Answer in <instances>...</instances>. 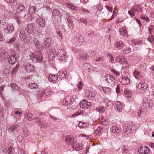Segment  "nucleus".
Instances as JSON below:
<instances>
[{
    "mask_svg": "<svg viewBox=\"0 0 154 154\" xmlns=\"http://www.w3.org/2000/svg\"><path fill=\"white\" fill-rule=\"evenodd\" d=\"M115 107L116 109H117L119 112H121L122 109V106L120 102L117 101L115 104Z\"/></svg>",
    "mask_w": 154,
    "mask_h": 154,
    "instance_id": "nucleus-24",
    "label": "nucleus"
},
{
    "mask_svg": "<svg viewBox=\"0 0 154 154\" xmlns=\"http://www.w3.org/2000/svg\"><path fill=\"white\" fill-rule=\"evenodd\" d=\"M62 104L63 105L65 106H69V103L67 102V100H66L65 98L63 100Z\"/></svg>",
    "mask_w": 154,
    "mask_h": 154,
    "instance_id": "nucleus-59",
    "label": "nucleus"
},
{
    "mask_svg": "<svg viewBox=\"0 0 154 154\" xmlns=\"http://www.w3.org/2000/svg\"><path fill=\"white\" fill-rule=\"evenodd\" d=\"M124 93L126 97H131V94L129 90L128 89H125L124 90Z\"/></svg>",
    "mask_w": 154,
    "mask_h": 154,
    "instance_id": "nucleus-43",
    "label": "nucleus"
},
{
    "mask_svg": "<svg viewBox=\"0 0 154 154\" xmlns=\"http://www.w3.org/2000/svg\"><path fill=\"white\" fill-rule=\"evenodd\" d=\"M116 60V62L119 63L121 64H125L127 63L126 59L125 58L124 56L120 55L117 56Z\"/></svg>",
    "mask_w": 154,
    "mask_h": 154,
    "instance_id": "nucleus-9",
    "label": "nucleus"
},
{
    "mask_svg": "<svg viewBox=\"0 0 154 154\" xmlns=\"http://www.w3.org/2000/svg\"><path fill=\"white\" fill-rule=\"evenodd\" d=\"M103 91L105 93L108 94L111 91V89L109 88H104L103 89Z\"/></svg>",
    "mask_w": 154,
    "mask_h": 154,
    "instance_id": "nucleus-53",
    "label": "nucleus"
},
{
    "mask_svg": "<svg viewBox=\"0 0 154 154\" xmlns=\"http://www.w3.org/2000/svg\"><path fill=\"white\" fill-rule=\"evenodd\" d=\"M131 125L128 124H125L123 127V134L126 135L131 133Z\"/></svg>",
    "mask_w": 154,
    "mask_h": 154,
    "instance_id": "nucleus-7",
    "label": "nucleus"
},
{
    "mask_svg": "<svg viewBox=\"0 0 154 154\" xmlns=\"http://www.w3.org/2000/svg\"><path fill=\"white\" fill-rule=\"evenodd\" d=\"M111 131L114 133H120L122 132L121 129H119L118 127L116 126H113L110 128Z\"/></svg>",
    "mask_w": 154,
    "mask_h": 154,
    "instance_id": "nucleus-25",
    "label": "nucleus"
},
{
    "mask_svg": "<svg viewBox=\"0 0 154 154\" xmlns=\"http://www.w3.org/2000/svg\"><path fill=\"white\" fill-rule=\"evenodd\" d=\"M45 90L43 88H39L38 91L37 95H40V97L45 96Z\"/></svg>",
    "mask_w": 154,
    "mask_h": 154,
    "instance_id": "nucleus-38",
    "label": "nucleus"
},
{
    "mask_svg": "<svg viewBox=\"0 0 154 154\" xmlns=\"http://www.w3.org/2000/svg\"><path fill=\"white\" fill-rule=\"evenodd\" d=\"M54 51L56 55L61 60H63L66 57V53L64 49L57 48Z\"/></svg>",
    "mask_w": 154,
    "mask_h": 154,
    "instance_id": "nucleus-2",
    "label": "nucleus"
},
{
    "mask_svg": "<svg viewBox=\"0 0 154 154\" xmlns=\"http://www.w3.org/2000/svg\"><path fill=\"white\" fill-rule=\"evenodd\" d=\"M10 85L13 91H17L19 90V88L16 84L11 83Z\"/></svg>",
    "mask_w": 154,
    "mask_h": 154,
    "instance_id": "nucleus-31",
    "label": "nucleus"
},
{
    "mask_svg": "<svg viewBox=\"0 0 154 154\" xmlns=\"http://www.w3.org/2000/svg\"><path fill=\"white\" fill-rule=\"evenodd\" d=\"M24 67L25 70L28 72H33L34 69V67L33 66L29 63L25 64L24 65Z\"/></svg>",
    "mask_w": 154,
    "mask_h": 154,
    "instance_id": "nucleus-15",
    "label": "nucleus"
},
{
    "mask_svg": "<svg viewBox=\"0 0 154 154\" xmlns=\"http://www.w3.org/2000/svg\"><path fill=\"white\" fill-rule=\"evenodd\" d=\"M82 146V145L81 143H75L74 142L72 147L73 148V149H75L76 151L81 152V150H83Z\"/></svg>",
    "mask_w": 154,
    "mask_h": 154,
    "instance_id": "nucleus-14",
    "label": "nucleus"
},
{
    "mask_svg": "<svg viewBox=\"0 0 154 154\" xmlns=\"http://www.w3.org/2000/svg\"><path fill=\"white\" fill-rule=\"evenodd\" d=\"M154 27V25H152L149 26L148 27V30L149 31L150 34H151V32H152V29H153V28Z\"/></svg>",
    "mask_w": 154,
    "mask_h": 154,
    "instance_id": "nucleus-62",
    "label": "nucleus"
},
{
    "mask_svg": "<svg viewBox=\"0 0 154 154\" xmlns=\"http://www.w3.org/2000/svg\"><path fill=\"white\" fill-rule=\"evenodd\" d=\"M65 141L68 145L71 146V147L74 143V138L72 136L69 135L66 136Z\"/></svg>",
    "mask_w": 154,
    "mask_h": 154,
    "instance_id": "nucleus-8",
    "label": "nucleus"
},
{
    "mask_svg": "<svg viewBox=\"0 0 154 154\" xmlns=\"http://www.w3.org/2000/svg\"><path fill=\"white\" fill-rule=\"evenodd\" d=\"M119 80L121 84L124 85L128 84L130 82V79L127 77H122Z\"/></svg>",
    "mask_w": 154,
    "mask_h": 154,
    "instance_id": "nucleus-18",
    "label": "nucleus"
},
{
    "mask_svg": "<svg viewBox=\"0 0 154 154\" xmlns=\"http://www.w3.org/2000/svg\"><path fill=\"white\" fill-rule=\"evenodd\" d=\"M36 29L35 25L33 23L28 24L27 27L26 28L25 30L28 34H32Z\"/></svg>",
    "mask_w": 154,
    "mask_h": 154,
    "instance_id": "nucleus-3",
    "label": "nucleus"
},
{
    "mask_svg": "<svg viewBox=\"0 0 154 154\" xmlns=\"http://www.w3.org/2000/svg\"><path fill=\"white\" fill-rule=\"evenodd\" d=\"M33 42L36 48L40 51L42 49V45L40 44L38 40L36 38H34L33 39Z\"/></svg>",
    "mask_w": 154,
    "mask_h": 154,
    "instance_id": "nucleus-22",
    "label": "nucleus"
},
{
    "mask_svg": "<svg viewBox=\"0 0 154 154\" xmlns=\"http://www.w3.org/2000/svg\"><path fill=\"white\" fill-rule=\"evenodd\" d=\"M36 22L38 25L41 27H43L45 25V20L42 17L37 18Z\"/></svg>",
    "mask_w": 154,
    "mask_h": 154,
    "instance_id": "nucleus-17",
    "label": "nucleus"
},
{
    "mask_svg": "<svg viewBox=\"0 0 154 154\" xmlns=\"http://www.w3.org/2000/svg\"><path fill=\"white\" fill-rule=\"evenodd\" d=\"M119 31L121 35L122 36H126L127 34V32L125 28H122L120 29Z\"/></svg>",
    "mask_w": 154,
    "mask_h": 154,
    "instance_id": "nucleus-36",
    "label": "nucleus"
},
{
    "mask_svg": "<svg viewBox=\"0 0 154 154\" xmlns=\"http://www.w3.org/2000/svg\"><path fill=\"white\" fill-rule=\"evenodd\" d=\"M79 56L80 59L85 61L87 60L89 57V56L85 53H80Z\"/></svg>",
    "mask_w": 154,
    "mask_h": 154,
    "instance_id": "nucleus-23",
    "label": "nucleus"
},
{
    "mask_svg": "<svg viewBox=\"0 0 154 154\" xmlns=\"http://www.w3.org/2000/svg\"><path fill=\"white\" fill-rule=\"evenodd\" d=\"M81 111H79L78 112H77L74 113V114L72 115V116L73 117H75L79 115L81 113Z\"/></svg>",
    "mask_w": 154,
    "mask_h": 154,
    "instance_id": "nucleus-61",
    "label": "nucleus"
},
{
    "mask_svg": "<svg viewBox=\"0 0 154 154\" xmlns=\"http://www.w3.org/2000/svg\"><path fill=\"white\" fill-rule=\"evenodd\" d=\"M66 23L68 25H69L72 22V18L70 16H67L66 17Z\"/></svg>",
    "mask_w": 154,
    "mask_h": 154,
    "instance_id": "nucleus-44",
    "label": "nucleus"
},
{
    "mask_svg": "<svg viewBox=\"0 0 154 154\" xmlns=\"http://www.w3.org/2000/svg\"><path fill=\"white\" fill-rule=\"evenodd\" d=\"M36 8L34 6H30L29 10L28 13L31 14H34Z\"/></svg>",
    "mask_w": 154,
    "mask_h": 154,
    "instance_id": "nucleus-41",
    "label": "nucleus"
},
{
    "mask_svg": "<svg viewBox=\"0 0 154 154\" xmlns=\"http://www.w3.org/2000/svg\"><path fill=\"white\" fill-rule=\"evenodd\" d=\"M102 124L104 125H107L108 124V122L105 119H102Z\"/></svg>",
    "mask_w": 154,
    "mask_h": 154,
    "instance_id": "nucleus-63",
    "label": "nucleus"
},
{
    "mask_svg": "<svg viewBox=\"0 0 154 154\" xmlns=\"http://www.w3.org/2000/svg\"><path fill=\"white\" fill-rule=\"evenodd\" d=\"M67 6L68 8H70V9H73L74 10H76L77 8L74 6L72 4H70L69 3H67Z\"/></svg>",
    "mask_w": 154,
    "mask_h": 154,
    "instance_id": "nucleus-49",
    "label": "nucleus"
},
{
    "mask_svg": "<svg viewBox=\"0 0 154 154\" xmlns=\"http://www.w3.org/2000/svg\"><path fill=\"white\" fill-rule=\"evenodd\" d=\"M78 21L84 24H85L86 25L87 23V20L84 18H82L79 19L78 20Z\"/></svg>",
    "mask_w": 154,
    "mask_h": 154,
    "instance_id": "nucleus-48",
    "label": "nucleus"
},
{
    "mask_svg": "<svg viewBox=\"0 0 154 154\" xmlns=\"http://www.w3.org/2000/svg\"><path fill=\"white\" fill-rule=\"evenodd\" d=\"M48 79L50 82L53 83H55L58 79V77L57 75L51 74L49 75Z\"/></svg>",
    "mask_w": 154,
    "mask_h": 154,
    "instance_id": "nucleus-19",
    "label": "nucleus"
},
{
    "mask_svg": "<svg viewBox=\"0 0 154 154\" xmlns=\"http://www.w3.org/2000/svg\"><path fill=\"white\" fill-rule=\"evenodd\" d=\"M88 124L82 122H80L78 126L80 128H86L88 126Z\"/></svg>",
    "mask_w": 154,
    "mask_h": 154,
    "instance_id": "nucleus-42",
    "label": "nucleus"
},
{
    "mask_svg": "<svg viewBox=\"0 0 154 154\" xmlns=\"http://www.w3.org/2000/svg\"><path fill=\"white\" fill-rule=\"evenodd\" d=\"M14 30V27L11 25L7 26L4 29V32L7 34H10L13 33Z\"/></svg>",
    "mask_w": 154,
    "mask_h": 154,
    "instance_id": "nucleus-16",
    "label": "nucleus"
},
{
    "mask_svg": "<svg viewBox=\"0 0 154 154\" xmlns=\"http://www.w3.org/2000/svg\"><path fill=\"white\" fill-rule=\"evenodd\" d=\"M105 80L111 85L113 84L115 82V79L114 76L109 74L106 75Z\"/></svg>",
    "mask_w": 154,
    "mask_h": 154,
    "instance_id": "nucleus-11",
    "label": "nucleus"
},
{
    "mask_svg": "<svg viewBox=\"0 0 154 154\" xmlns=\"http://www.w3.org/2000/svg\"><path fill=\"white\" fill-rule=\"evenodd\" d=\"M29 87L31 89H36L38 88V86L35 83H30L29 84Z\"/></svg>",
    "mask_w": 154,
    "mask_h": 154,
    "instance_id": "nucleus-40",
    "label": "nucleus"
},
{
    "mask_svg": "<svg viewBox=\"0 0 154 154\" xmlns=\"http://www.w3.org/2000/svg\"><path fill=\"white\" fill-rule=\"evenodd\" d=\"M29 59L35 63H40L42 60L43 56L41 54H35L34 53L31 52L29 54Z\"/></svg>",
    "mask_w": 154,
    "mask_h": 154,
    "instance_id": "nucleus-1",
    "label": "nucleus"
},
{
    "mask_svg": "<svg viewBox=\"0 0 154 154\" xmlns=\"http://www.w3.org/2000/svg\"><path fill=\"white\" fill-rule=\"evenodd\" d=\"M147 87V84L143 81L140 82L137 86L138 88L140 90L143 91L144 93L146 92Z\"/></svg>",
    "mask_w": 154,
    "mask_h": 154,
    "instance_id": "nucleus-4",
    "label": "nucleus"
},
{
    "mask_svg": "<svg viewBox=\"0 0 154 154\" xmlns=\"http://www.w3.org/2000/svg\"><path fill=\"white\" fill-rule=\"evenodd\" d=\"M133 74L135 77L137 79H139L141 78V76L140 72H139L134 70L133 72Z\"/></svg>",
    "mask_w": 154,
    "mask_h": 154,
    "instance_id": "nucleus-35",
    "label": "nucleus"
},
{
    "mask_svg": "<svg viewBox=\"0 0 154 154\" xmlns=\"http://www.w3.org/2000/svg\"><path fill=\"white\" fill-rule=\"evenodd\" d=\"M51 40L50 38H46L44 39V45L46 47L48 48L51 44Z\"/></svg>",
    "mask_w": 154,
    "mask_h": 154,
    "instance_id": "nucleus-21",
    "label": "nucleus"
},
{
    "mask_svg": "<svg viewBox=\"0 0 154 154\" xmlns=\"http://www.w3.org/2000/svg\"><path fill=\"white\" fill-rule=\"evenodd\" d=\"M111 71L113 73L115 74V75L117 77H119L120 75V74L119 72L117 71H116L115 70H114L113 69H111Z\"/></svg>",
    "mask_w": 154,
    "mask_h": 154,
    "instance_id": "nucleus-51",
    "label": "nucleus"
},
{
    "mask_svg": "<svg viewBox=\"0 0 154 154\" xmlns=\"http://www.w3.org/2000/svg\"><path fill=\"white\" fill-rule=\"evenodd\" d=\"M80 106L82 109H88L91 107V104L87 102L85 100H82L80 103Z\"/></svg>",
    "mask_w": 154,
    "mask_h": 154,
    "instance_id": "nucleus-5",
    "label": "nucleus"
},
{
    "mask_svg": "<svg viewBox=\"0 0 154 154\" xmlns=\"http://www.w3.org/2000/svg\"><path fill=\"white\" fill-rule=\"evenodd\" d=\"M133 11L135 12H140L141 11L142 9L141 8L139 5H137L135 6H133L132 8Z\"/></svg>",
    "mask_w": 154,
    "mask_h": 154,
    "instance_id": "nucleus-34",
    "label": "nucleus"
},
{
    "mask_svg": "<svg viewBox=\"0 0 154 154\" xmlns=\"http://www.w3.org/2000/svg\"><path fill=\"white\" fill-rule=\"evenodd\" d=\"M19 66V64L16 65L15 67L14 68L12 71L11 72V74H14L17 71V70Z\"/></svg>",
    "mask_w": 154,
    "mask_h": 154,
    "instance_id": "nucleus-54",
    "label": "nucleus"
},
{
    "mask_svg": "<svg viewBox=\"0 0 154 154\" xmlns=\"http://www.w3.org/2000/svg\"><path fill=\"white\" fill-rule=\"evenodd\" d=\"M17 5L18 7H17V10L18 11L23 10L24 8V7L20 4H19V5Z\"/></svg>",
    "mask_w": 154,
    "mask_h": 154,
    "instance_id": "nucleus-56",
    "label": "nucleus"
},
{
    "mask_svg": "<svg viewBox=\"0 0 154 154\" xmlns=\"http://www.w3.org/2000/svg\"><path fill=\"white\" fill-rule=\"evenodd\" d=\"M6 18L4 15H2L0 17V23L4 25L6 23Z\"/></svg>",
    "mask_w": 154,
    "mask_h": 154,
    "instance_id": "nucleus-37",
    "label": "nucleus"
},
{
    "mask_svg": "<svg viewBox=\"0 0 154 154\" xmlns=\"http://www.w3.org/2000/svg\"><path fill=\"white\" fill-rule=\"evenodd\" d=\"M96 110L101 113H103L105 111V109L103 107L100 106L96 109Z\"/></svg>",
    "mask_w": 154,
    "mask_h": 154,
    "instance_id": "nucleus-46",
    "label": "nucleus"
},
{
    "mask_svg": "<svg viewBox=\"0 0 154 154\" xmlns=\"http://www.w3.org/2000/svg\"><path fill=\"white\" fill-rule=\"evenodd\" d=\"M18 125L15 124L13 126H11L8 129V131L11 133H13L14 132V131L18 127Z\"/></svg>",
    "mask_w": 154,
    "mask_h": 154,
    "instance_id": "nucleus-28",
    "label": "nucleus"
},
{
    "mask_svg": "<svg viewBox=\"0 0 154 154\" xmlns=\"http://www.w3.org/2000/svg\"><path fill=\"white\" fill-rule=\"evenodd\" d=\"M102 128L101 127H99L96 130V131L94 133L95 134H97V135L100 134L101 132L102 131Z\"/></svg>",
    "mask_w": 154,
    "mask_h": 154,
    "instance_id": "nucleus-47",
    "label": "nucleus"
},
{
    "mask_svg": "<svg viewBox=\"0 0 154 154\" xmlns=\"http://www.w3.org/2000/svg\"><path fill=\"white\" fill-rule=\"evenodd\" d=\"M60 14V12L57 9H54L52 12V15L54 16H58Z\"/></svg>",
    "mask_w": 154,
    "mask_h": 154,
    "instance_id": "nucleus-45",
    "label": "nucleus"
},
{
    "mask_svg": "<svg viewBox=\"0 0 154 154\" xmlns=\"http://www.w3.org/2000/svg\"><path fill=\"white\" fill-rule=\"evenodd\" d=\"M28 13L26 11H21L20 16L22 18H26L28 17Z\"/></svg>",
    "mask_w": 154,
    "mask_h": 154,
    "instance_id": "nucleus-27",
    "label": "nucleus"
},
{
    "mask_svg": "<svg viewBox=\"0 0 154 154\" xmlns=\"http://www.w3.org/2000/svg\"><path fill=\"white\" fill-rule=\"evenodd\" d=\"M15 40L16 38H15L13 37L11 38L9 41L7 42L8 44L11 45L15 41Z\"/></svg>",
    "mask_w": 154,
    "mask_h": 154,
    "instance_id": "nucleus-58",
    "label": "nucleus"
},
{
    "mask_svg": "<svg viewBox=\"0 0 154 154\" xmlns=\"http://www.w3.org/2000/svg\"><path fill=\"white\" fill-rule=\"evenodd\" d=\"M131 52V49L128 47H126L124 49L122 50L121 51V53L123 54H129Z\"/></svg>",
    "mask_w": 154,
    "mask_h": 154,
    "instance_id": "nucleus-30",
    "label": "nucleus"
},
{
    "mask_svg": "<svg viewBox=\"0 0 154 154\" xmlns=\"http://www.w3.org/2000/svg\"><path fill=\"white\" fill-rule=\"evenodd\" d=\"M138 152L141 154H147L149 152V149L147 146L140 147L138 149Z\"/></svg>",
    "mask_w": 154,
    "mask_h": 154,
    "instance_id": "nucleus-12",
    "label": "nucleus"
},
{
    "mask_svg": "<svg viewBox=\"0 0 154 154\" xmlns=\"http://www.w3.org/2000/svg\"><path fill=\"white\" fill-rule=\"evenodd\" d=\"M33 119L36 120L35 122V123H37L38 125V124H39V122H40L42 120L38 116L34 117Z\"/></svg>",
    "mask_w": 154,
    "mask_h": 154,
    "instance_id": "nucleus-52",
    "label": "nucleus"
},
{
    "mask_svg": "<svg viewBox=\"0 0 154 154\" xmlns=\"http://www.w3.org/2000/svg\"><path fill=\"white\" fill-rule=\"evenodd\" d=\"M21 41H25L26 38V34H25L24 29L20 30L19 35Z\"/></svg>",
    "mask_w": 154,
    "mask_h": 154,
    "instance_id": "nucleus-20",
    "label": "nucleus"
},
{
    "mask_svg": "<svg viewBox=\"0 0 154 154\" xmlns=\"http://www.w3.org/2000/svg\"><path fill=\"white\" fill-rule=\"evenodd\" d=\"M67 74V72L66 71L60 72L59 71L57 73L59 77L60 78H65Z\"/></svg>",
    "mask_w": 154,
    "mask_h": 154,
    "instance_id": "nucleus-33",
    "label": "nucleus"
},
{
    "mask_svg": "<svg viewBox=\"0 0 154 154\" xmlns=\"http://www.w3.org/2000/svg\"><path fill=\"white\" fill-rule=\"evenodd\" d=\"M125 45V43L121 41L116 42L114 44V46L115 48H118L120 50L123 48Z\"/></svg>",
    "mask_w": 154,
    "mask_h": 154,
    "instance_id": "nucleus-13",
    "label": "nucleus"
},
{
    "mask_svg": "<svg viewBox=\"0 0 154 154\" xmlns=\"http://www.w3.org/2000/svg\"><path fill=\"white\" fill-rule=\"evenodd\" d=\"M8 56L6 49L2 48L0 49V57L1 59L3 60L6 59Z\"/></svg>",
    "mask_w": 154,
    "mask_h": 154,
    "instance_id": "nucleus-10",
    "label": "nucleus"
},
{
    "mask_svg": "<svg viewBox=\"0 0 154 154\" xmlns=\"http://www.w3.org/2000/svg\"><path fill=\"white\" fill-rule=\"evenodd\" d=\"M123 150V154H127L129 153V151L128 149L125 148V147H124L122 149Z\"/></svg>",
    "mask_w": 154,
    "mask_h": 154,
    "instance_id": "nucleus-57",
    "label": "nucleus"
},
{
    "mask_svg": "<svg viewBox=\"0 0 154 154\" xmlns=\"http://www.w3.org/2000/svg\"><path fill=\"white\" fill-rule=\"evenodd\" d=\"M17 57L16 54L13 53L9 55L8 57V63L11 65L14 64L17 61Z\"/></svg>",
    "mask_w": 154,
    "mask_h": 154,
    "instance_id": "nucleus-6",
    "label": "nucleus"
},
{
    "mask_svg": "<svg viewBox=\"0 0 154 154\" xmlns=\"http://www.w3.org/2000/svg\"><path fill=\"white\" fill-rule=\"evenodd\" d=\"M106 8L109 11H112V6H106Z\"/></svg>",
    "mask_w": 154,
    "mask_h": 154,
    "instance_id": "nucleus-64",
    "label": "nucleus"
},
{
    "mask_svg": "<svg viewBox=\"0 0 154 154\" xmlns=\"http://www.w3.org/2000/svg\"><path fill=\"white\" fill-rule=\"evenodd\" d=\"M33 115L32 114L30 113H27L25 115V117L26 119L29 121H32L34 119Z\"/></svg>",
    "mask_w": 154,
    "mask_h": 154,
    "instance_id": "nucleus-26",
    "label": "nucleus"
},
{
    "mask_svg": "<svg viewBox=\"0 0 154 154\" xmlns=\"http://www.w3.org/2000/svg\"><path fill=\"white\" fill-rule=\"evenodd\" d=\"M51 94V90L49 89H47L45 90V96H48Z\"/></svg>",
    "mask_w": 154,
    "mask_h": 154,
    "instance_id": "nucleus-50",
    "label": "nucleus"
},
{
    "mask_svg": "<svg viewBox=\"0 0 154 154\" xmlns=\"http://www.w3.org/2000/svg\"><path fill=\"white\" fill-rule=\"evenodd\" d=\"M65 98L67 100L69 105L72 104L74 101L73 99L70 97H66Z\"/></svg>",
    "mask_w": 154,
    "mask_h": 154,
    "instance_id": "nucleus-39",
    "label": "nucleus"
},
{
    "mask_svg": "<svg viewBox=\"0 0 154 154\" xmlns=\"http://www.w3.org/2000/svg\"><path fill=\"white\" fill-rule=\"evenodd\" d=\"M94 60L97 61H99L103 60V58L102 57H97L95 58H94Z\"/></svg>",
    "mask_w": 154,
    "mask_h": 154,
    "instance_id": "nucleus-60",
    "label": "nucleus"
},
{
    "mask_svg": "<svg viewBox=\"0 0 154 154\" xmlns=\"http://www.w3.org/2000/svg\"><path fill=\"white\" fill-rule=\"evenodd\" d=\"M95 94L93 92L91 91L87 95V97L89 100H93L95 98Z\"/></svg>",
    "mask_w": 154,
    "mask_h": 154,
    "instance_id": "nucleus-29",
    "label": "nucleus"
},
{
    "mask_svg": "<svg viewBox=\"0 0 154 154\" xmlns=\"http://www.w3.org/2000/svg\"><path fill=\"white\" fill-rule=\"evenodd\" d=\"M148 40L151 43H154V38L152 35L149 36L147 38Z\"/></svg>",
    "mask_w": 154,
    "mask_h": 154,
    "instance_id": "nucleus-55",
    "label": "nucleus"
},
{
    "mask_svg": "<svg viewBox=\"0 0 154 154\" xmlns=\"http://www.w3.org/2000/svg\"><path fill=\"white\" fill-rule=\"evenodd\" d=\"M38 126L41 128L45 129L47 128V124L44 121H42L39 122Z\"/></svg>",
    "mask_w": 154,
    "mask_h": 154,
    "instance_id": "nucleus-32",
    "label": "nucleus"
}]
</instances>
